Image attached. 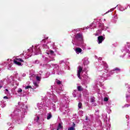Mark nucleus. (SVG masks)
<instances>
[{
    "label": "nucleus",
    "instance_id": "ddd939ff",
    "mask_svg": "<svg viewBox=\"0 0 130 130\" xmlns=\"http://www.w3.org/2000/svg\"><path fill=\"white\" fill-rule=\"evenodd\" d=\"M104 101H105V102H107V101H108V98L105 97L104 99Z\"/></svg>",
    "mask_w": 130,
    "mask_h": 130
},
{
    "label": "nucleus",
    "instance_id": "b1692460",
    "mask_svg": "<svg viewBox=\"0 0 130 130\" xmlns=\"http://www.w3.org/2000/svg\"><path fill=\"white\" fill-rule=\"evenodd\" d=\"M45 40H46V39H43V40H42V42H44V43H45Z\"/></svg>",
    "mask_w": 130,
    "mask_h": 130
},
{
    "label": "nucleus",
    "instance_id": "f257e3e1",
    "mask_svg": "<svg viewBox=\"0 0 130 130\" xmlns=\"http://www.w3.org/2000/svg\"><path fill=\"white\" fill-rule=\"evenodd\" d=\"M13 61L15 64L22 67V63L21 62H24V60L22 59L21 58H16L15 59L13 60Z\"/></svg>",
    "mask_w": 130,
    "mask_h": 130
},
{
    "label": "nucleus",
    "instance_id": "2eb2a0df",
    "mask_svg": "<svg viewBox=\"0 0 130 130\" xmlns=\"http://www.w3.org/2000/svg\"><path fill=\"white\" fill-rule=\"evenodd\" d=\"M49 52H50V54H53V53H54V51H53V50H50Z\"/></svg>",
    "mask_w": 130,
    "mask_h": 130
},
{
    "label": "nucleus",
    "instance_id": "0eeeda50",
    "mask_svg": "<svg viewBox=\"0 0 130 130\" xmlns=\"http://www.w3.org/2000/svg\"><path fill=\"white\" fill-rule=\"evenodd\" d=\"M52 117V115H51V113H49L48 114V115L47 116V119H50L51 117Z\"/></svg>",
    "mask_w": 130,
    "mask_h": 130
},
{
    "label": "nucleus",
    "instance_id": "c85d7f7f",
    "mask_svg": "<svg viewBox=\"0 0 130 130\" xmlns=\"http://www.w3.org/2000/svg\"><path fill=\"white\" fill-rule=\"evenodd\" d=\"M48 39V38H46V39Z\"/></svg>",
    "mask_w": 130,
    "mask_h": 130
},
{
    "label": "nucleus",
    "instance_id": "a878e982",
    "mask_svg": "<svg viewBox=\"0 0 130 130\" xmlns=\"http://www.w3.org/2000/svg\"><path fill=\"white\" fill-rule=\"evenodd\" d=\"M1 88H3V86L0 85V89H1Z\"/></svg>",
    "mask_w": 130,
    "mask_h": 130
},
{
    "label": "nucleus",
    "instance_id": "39448f33",
    "mask_svg": "<svg viewBox=\"0 0 130 130\" xmlns=\"http://www.w3.org/2000/svg\"><path fill=\"white\" fill-rule=\"evenodd\" d=\"M75 51L76 52V53H81V52H82V51H83V50H82V49H81V48H76L75 49Z\"/></svg>",
    "mask_w": 130,
    "mask_h": 130
},
{
    "label": "nucleus",
    "instance_id": "7ed1b4c3",
    "mask_svg": "<svg viewBox=\"0 0 130 130\" xmlns=\"http://www.w3.org/2000/svg\"><path fill=\"white\" fill-rule=\"evenodd\" d=\"M82 71H83V68L80 66L77 73V76L79 79H81V73H82Z\"/></svg>",
    "mask_w": 130,
    "mask_h": 130
},
{
    "label": "nucleus",
    "instance_id": "f8f14e48",
    "mask_svg": "<svg viewBox=\"0 0 130 130\" xmlns=\"http://www.w3.org/2000/svg\"><path fill=\"white\" fill-rule=\"evenodd\" d=\"M25 89H32V86H27L26 87H25Z\"/></svg>",
    "mask_w": 130,
    "mask_h": 130
},
{
    "label": "nucleus",
    "instance_id": "f3484780",
    "mask_svg": "<svg viewBox=\"0 0 130 130\" xmlns=\"http://www.w3.org/2000/svg\"><path fill=\"white\" fill-rule=\"evenodd\" d=\"M75 129H76L75 128L70 127L68 128V130H75Z\"/></svg>",
    "mask_w": 130,
    "mask_h": 130
},
{
    "label": "nucleus",
    "instance_id": "bb28decb",
    "mask_svg": "<svg viewBox=\"0 0 130 130\" xmlns=\"http://www.w3.org/2000/svg\"><path fill=\"white\" fill-rule=\"evenodd\" d=\"M59 129H59V128H57V130H59Z\"/></svg>",
    "mask_w": 130,
    "mask_h": 130
},
{
    "label": "nucleus",
    "instance_id": "a211bd4d",
    "mask_svg": "<svg viewBox=\"0 0 130 130\" xmlns=\"http://www.w3.org/2000/svg\"><path fill=\"white\" fill-rule=\"evenodd\" d=\"M71 127H73V128H75V127H76V124H75L74 122L73 123V125Z\"/></svg>",
    "mask_w": 130,
    "mask_h": 130
},
{
    "label": "nucleus",
    "instance_id": "4be33fe9",
    "mask_svg": "<svg viewBox=\"0 0 130 130\" xmlns=\"http://www.w3.org/2000/svg\"><path fill=\"white\" fill-rule=\"evenodd\" d=\"M4 99H9V98H8L7 96H5L4 97Z\"/></svg>",
    "mask_w": 130,
    "mask_h": 130
},
{
    "label": "nucleus",
    "instance_id": "423d86ee",
    "mask_svg": "<svg viewBox=\"0 0 130 130\" xmlns=\"http://www.w3.org/2000/svg\"><path fill=\"white\" fill-rule=\"evenodd\" d=\"M77 89L79 92H81L82 91L84 90V88L81 86H77Z\"/></svg>",
    "mask_w": 130,
    "mask_h": 130
},
{
    "label": "nucleus",
    "instance_id": "20e7f679",
    "mask_svg": "<svg viewBox=\"0 0 130 130\" xmlns=\"http://www.w3.org/2000/svg\"><path fill=\"white\" fill-rule=\"evenodd\" d=\"M75 38H76V39H82L83 35L80 33H78L75 36Z\"/></svg>",
    "mask_w": 130,
    "mask_h": 130
},
{
    "label": "nucleus",
    "instance_id": "f03ea898",
    "mask_svg": "<svg viewBox=\"0 0 130 130\" xmlns=\"http://www.w3.org/2000/svg\"><path fill=\"white\" fill-rule=\"evenodd\" d=\"M104 39H105V38L103 36H99L98 37L99 44H100L101 43H102L104 41Z\"/></svg>",
    "mask_w": 130,
    "mask_h": 130
},
{
    "label": "nucleus",
    "instance_id": "cd10ccee",
    "mask_svg": "<svg viewBox=\"0 0 130 130\" xmlns=\"http://www.w3.org/2000/svg\"><path fill=\"white\" fill-rule=\"evenodd\" d=\"M74 97H76V95H74Z\"/></svg>",
    "mask_w": 130,
    "mask_h": 130
},
{
    "label": "nucleus",
    "instance_id": "412c9836",
    "mask_svg": "<svg viewBox=\"0 0 130 130\" xmlns=\"http://www.w3.org/2000/svg\"><path fill=\"white\" fill-rule=\"evenodd\" d=\"M85 120H89V117L88 116H86L85 117Z\"/></svg>",
    "mask_w": 130,
    "mask_h": 130
},
{
    "label": "nucleus",
    "instance_id": "9b49d317",
    "mask_svg": "<svg viewBox=\"0 0 130 130\" xmlns=\"http://www.w3.org/2000/svg\"><path fill=\"white\" fill-rule=\"evenodd\" d=\"M91 102H92V103L95 102V98L93 97V98H91Z\"/></svg>",
    "mask_w": 130,
    "mask_h": 130
},
{
    "label": "nucleus",
    "instance_id": "dca6fc26",
    "mask_svg": "<svg viewBox=\"0 0 130 130\" xmlns=\"http://www.w3.org/2000/svg\"><path fill=\"white\" fill-rule=\"evenodd\" d=\"M60 84H61V81H59V80H57V85H60Z\"/></svg>",
    "mask_w": 130,
    "mask_h": 130
},
{
    "label": "nucleus",
    "instance_id": "4468645a",
    "mask_svg": "<svg viewBox=\"0 0 130 130\" xmlns=\"http://www.w3.org/2000/svg\"><path fill=\"white\" fill-rule=\"evenodd\" d=\"M22 91H23V90H22L21 88H19L17 92H18V93H21V92H22Z\"/></svg>",
    "mask_w": 130,
    "mask_h": 130
},
{
    "label": "nucleus",
    "instance_id": "9d476101",
    "mask_svg": "<svg viewBox=\"0 0 130 130\" xmlns=\"http://www.w3.org/2000/svg\"><path fill=\"white\" fill-rule=\"evenodd\" d=\"M37 81H40L41 80V78L39 76L36 77Z\"/></svg>",
    "mask_w": 130,
    "mask_h": 130
},
{
    "label": "nucleus",
    "instance_id": "393cba45",
    "mask_svg": "<svg viewBox=\"0 0 130 130\" xmlns=\"http://www.w3.org/2000/svg\"><path fill=\"white\" fill-rule=\"evenodd\" d=\"M5 91H6V92H9V89H6Z\"/></svg>",
    "mask_w": 130,
    "mask_h": 130
},
{
    "label": "nucleus",
    "instance_id": "6ab92c4d",
    "mask_svg": "<svg viewBox=\"0 0 130 130\" xmlns=\"http://www.w3.org/2000/svg\"><path fill=\"white\" fill-rule=\"evenodd\" d=\"M114 71H120V69H119L118 68H116L114 69Z\"/></svg>",
    "mask_w": 130,
    "mask_h": 130
},
{
    "label": "nucleus",
    "instance_id": "1a4fd4ad",
    "mask_svg": "<svg viewBox=\"0 0 130 130\" xmlns=\"http://www.w3.org/2000/svg\"><path fill=\"white\" fill-rule=\"evenodd\" d=\"M82 103H81V102L79 103V104H78V108H82Z\"/></svg>",
    "mask_w": 130,
    "mask_h": 130
},
{
    "label": "nucleus",
    "instance_id": "5701e85b",
    "mask_svg": "<svg viewBox=\"0 0 130 130\" xmlns=\"http://www.w3.org/2000/svg\"><path fill=\"white\" fill-rule=\"evenodd\" d=\"M38 120H39V117L37 116V119L36 120L37 122H38Z\"/></svg>",
    "mask_w": 130,
    "mask_h": 130
},
{
    "label": "nucleus",
    "instance_id": "aec40b11",
    "mask_svg": "<svg viewBox=\"0 0 130 130\" xmlns=\"http://www.w3.org/2000/svg\"><path fill=\"white\" fill-rule=\"evenodd\" d=\"M34 85L35 86H36V87H38V83H37V82H35L34 83Z\"/></svg>",
    "mask_w": 130,
    "mask_h": 130
},
{
    "label": "nucleus",
    "instance_id": "6e6552de",
    "mask_svg": "<svg viewBox=\"0 0 130 130\" xmlns=\"http://www.w3.org/2000/svg\"><path fill=\"white\" fill-rule=\"evenodd\" d=\"M57 128H59L60 129V128H62V125H61V124L59 123Z\"/></svg>",
    "mask_w": 130,
    "mask_h": 130
}]
</instances>
